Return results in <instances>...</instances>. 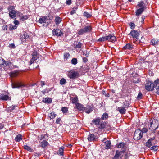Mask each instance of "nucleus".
<instances>
[{
	"mask_svg": "<svg viewBox=\"0 0 159 159\" xmlns=\"http://www.w3.org/2000/svg\"><path fill=\"white\" fill-rule=\"evenodd\" d=\"M130 28L131 29H133L134 28L135 26V24L134 23H133V22L130 23Z\"/></svg>",
	"mask_w": 159,
	"mask_h": 159,
	"instance_id": "52",
	"label": "nucleus"
},
{
	"mask_svg": "<svg viewBox=\"0 0 159 159\" xmlns=\"http://www.w3.org/2000/svg\"><path fill=\"white\" fill-rule=\"evenodd\" d=\"M53 35H56L57 36H61L62 34V32L59 29H54L53 31Z\"/></svg>",
	"mask_w": 159,
	"mask_h": 159,
	"instance_id": "13",
	"label": "nucleus"
},
{
	"mask_svg": "<svg viewBox=\"0 0 159 159\" xmlns=\"http://www.w3.org/2000/svg\"><path fill=\"white\" fill-rule=\"evenodd\" d=\"M145 19V16H142V23H143L144 19Z\"/></svg>",
	"mask_w": 159,
	"mask_h": 159,
	"instance_id": "63",
	"label": "nucleus"
},
{
	"mask_svg": "<svg viewBox=\"0 0 159 159\" xmlns=\"http://www.w3.org/2000/svg\"><path fill=\"white\" fill-rule=\"evenodd\" d=\"M7 25H4L2 26V29L4 30H6L7 29Z\"/></svg>",
	"mask_w": 159,
	"mask_h": 159,
	"instance_id": "56",
	"label": "nucleus"
},
{
	"mask_svg": "<svg viewBox=\"0 0 159 159\" xmlns=\"http://www.w3.org/2000/svg\"><path fill=\"white\" fill-rule=\"evenodd\" d=\"M144 7H142L137 9L136 11V16L139 17V16L144 11Z\"/></svg>",
	"mask_w": 159,
	"mask_h": 159,
	"instance_id": "16",
	"label": "nucleus"
},
{
	"mask_svg": "<svg viewBox=\"0 0 159 159\" xmlns=\"http://www.w3.org/2000/svg\"><path fill=\"white\" fill-rule=\"evenodd\" d=\"M102 93L105 97H108L110 96V94L109 93L106 92L105 91L103 90Z\"/></svg>",
	"mask_w": 159,
	"mask_h": 159,
	"instance_id": "44",
	"label": "nucleus"
},
{
	"mask_svg": "<svg viewBox=\"0 0 159 159\" xmlns=\"http://www.w3.org/2000/svg\"><path fill=\"white\" fill-rule=\"evenodd\" d=\"M72 102L75 104L76 108L79 111H83L84 110V107L83 105L79 102L78 100H72Z\"/></svg>",
	"mask_w": 159,
	"mask_h": 159,
	"instance_id": "5",
	"label": "nucleus"
},
{
	"mask_svg": "<svg viewBox=\"0 0 159 159\" xmlns=\"http://www.w3.org/2000/svg\"><path fill=\"white\" fill-rule=\"evenodd\" d=\"M66 4L67 5H70L72 3V1L71 0H67L66 2Z\"/></svg>",
	"mask_w": 159,
	"mask_h": 159,
	"instance_id": "55",
	"label": "nucleus"
},
{
	"mask_svg": "<svg viewBox=\"0 0 159 159\" xmlns=\"http://www.w3.org/2000/svg\"><path fill=\"white\" fill-rule=\"evenodd\" d=\"M101 120V119L99 117L98 118H97L94 119L93 120L92 122L94 124L96 125H98L100 123V122Z\"/></svg>",
	"mask_w": 159,
	"mask_h": 159,
	"instance_id": "23",
	"label": "nucleus"
},
{
	"mask_svg": "<svg viewBox=\"0 0 159 159\" xmlns=\"http://www.w3.org/2000/svg\"><path fill=\"white\" fill-rule=\"evenodd\" d=\"M64 147L62 146L59 148L57 154L61 156H63L64 153Z\"/></svg>",
	"mask_w": 159,
	"mask_h": 159,
	"instance_id": "24",
	"label": "nucleus"
},
{
	"mask_svg": "<svg viewBox=\"0 0 159 159\" xmlns=\"http://www.w3.org/2000/svg\"><path fill=\"white\" fill-rule=\"evenodd\" d=\"M106 123L105 122L102 121L98 125V128L99 129H103L106 127Z\"/></svg>",
	"mask_w": 159,
	"mask_h": 159,
	"instance_id": "19",
	"label": "nucleus"
},
{
	"mask_svg": "<svg viewBox=\"0 0 159 159\" xmlns=\"http://www.w3.org/2000/svg\"><path fill=\"white\" fill-rule=\"evenodd\" d=\"M129 34L132 36L133 38L137 39H138V37L139 35V33L136 30H132Z\"/></svg>",
	"mask_w": 159,
	"mask_h": 159,
	"instance_id": "11",
	"label": "nucleus"
},
{
	"mask_svg": "<svg viewBox=\"0 0 159 159\" xmlns=\"http://www.w3.org/2000/svg\"><path fill=\"white\" fill-rule=\"evenodd\" d=\"M17 15L20 18V20L22 21H24L28 19L29 17V15H23L20 12H18Z\"/></svg>",
	"mask_w": 159,
	"mask_h": 159,
	"instance_id": "10",
	"label": "nucleus"
},
{
	"mask_svg": "<svg viewBox=\"0 0 159 159\" xmlns=\"http://www.w3.org/2000/svg\"><path fill=\"white\" fill-rule=\"evenodd\" d=\"M155 89L156 90V93L159 94V83H158V85H155Z\"/></svg>",
	"mask_w": 159,
	"mask_h": 159,
	"instance_id": "42",
	"label": "nucleus"
},
{
	"mask_svg": "<svg viewBox=\"0 0 159 159\" xmlns=\"http://www.w3.org/2000/svg\"><path fill=\"white\" fill-rule=\"evenodd\" d=\"M85 33H86V32L84 28L79 30H78V34L79 35H82Z\"/></svg>",
	"mask_w": 159,
	"mask_h": 159,
	"instance_id": "33",
	"label": "nucleus"
},
{
	"mask_svg": "<svg viewBox=\"0 0 159 159\" xmlns=\"http://www.w3.org/2000/svg\"><path fill=\"white\" fill-rule=\"evenodd\" d=\"M52 100H43L42 102L45 103H50Z\"/></svg>",
	"mask_w": 159,
	"mask_h": 159,
	"instance_id": "51",
	"label": "nucleus"
},
{
	"mask_svg": "<svg viewBox=\"0 0 159 159\" xmlns=\"http://www.w3.org/2000/svg\"><path fill=\"white\" fill-rule=\"evenodd\" d=\"M135 79V78H134L133 79V82H134V83H139V80L138 79L137 80H134Z\"/></svg>",
	"mask_w": 159,
	"mask_h": 159,
	"instance_id": "60",
	"label": "nucleus"
},
{
	"mask_svg": "<svg viewBox=\"0 0 159 159\" xmlns=\"http://www.w3.org/2000/svg\"><path fill=\"white\" fill-rule=\"evenodd\" d=\"M66 83V80L64 78L61 79L60 81V83L61 85H63Z\"/></svg>",
	"mask_w": 159,
	"mask_h": 159,
	"instance_id": "39",
	"label": "nucleus"
},
{
	"mask_svg": "<svg viewBox=\"0 0 159 159\" xmlns=\"http://www.w3.org/2000/svg\"><path fill=\"white\" fill-rule=\"evenodd\" d=\"M150 148L151 150L154 151H156L158 149V147L157 146H153L152 147H151Z\"/></svg>",
	"mask_w": 159,
	"mask_h": 159,
	"instance_id": "41",
	"label": "nucleus"
},
{
	"mask_svg": "<svg viewBox=\"0 0 159 159\" xmlns=\"http://www.w3.org/2000/svg\"><path fill=\"white\" fill-rule=\"evenodd\" d=\"M22 135L20 134H19L16 137L15 140L17 142H19L22 139Z\"/></svg>",
	"mask_w": 159,
	"mask_h": 159,
	"instance_id": "25",
	"label": "nucleus"
},
{
	"mask_svg": "<svg viewBox=\"0 0 159 159\" xmlns=\"http://www.w3.org/2000/svg\"><path fill=\"white\" fill-rule=\"evenodd\" d=\"M17 28V26L16 25H10L9 27L10 29L11 30L15 29Z\"/></svg>",
	"mask_w": 159,
	"mask_h": 159,
	"instance_id": "49",
	"label": "nucleus"
},
{
	"mask_svg": "<svg viewBox=\"0 0 159 159\" xmlns=\"http://www.w3.org/2000/svg\"><path fill=\"white\" fill-rule=\"evenodd\" d=\"M103 142L104 143L106 147V149H109L111 147V142L110 140H107L106 138H105L103 140Z\"/></svg>",
	"mask_w": 159,
	"mask_h": 159,
	"instance_id": "18",
	"label": "nucleus"
},
{
	"mask_svg": "<svg viewBox=\"0 0 159 159\" xmlns=\"http://www.w3.org/2000/svg\"><path fill=\"white\" fill-rule=\"evenodd\" d=\"M6 61L3 59L1 58L0 59V65H3L6 64Z\"/></svg>",
	"mask_w": 159,
	"mask_h": 159,
	"instance_id": "46",
	"label": "nucleus"
},
{
	"mask_svg": "<svg viewBox=\"0 0 159 159\" xmlns=\"http://www.w3.org/2000/svg\"><path fill=\"white\" fill-rule=\"evenodd\" d=\"M78 74L74 71H70L68 74V76L70 79H74L77 77Z\"/></svg>",
	"mask_w": 159,
	"mask_h": 159,
	"instance_id": "9",
	"label": "nucleus"
},
{
	"mask_svg": "<svg viewBox=\"0 0 159 159\" xmlns=\"http://www.w3.org/2000/svg\"><path fill=\"white\" fill-rule=\"evenodd\" d=\"M47 17L43 16L40 18L39 20V22L40 24L45 23L46 21Z\"/></svg>",
	"mask_w": 159,
	"mask_h": 159,
	"instance_id": "22",
	"label": "nucleus"
},
{
	"mask_svg": "<svg viewBox=\"0 0 159 159\" xmlns=\"http://www.w3.org/2000/svg\"><path fill=\"white\" fill-rule=\"evenodd\" d=\"M123 106H120L117 108L116 110L119 111L121 114H125L126 111V109L129 106L130 103V100H125L123 102Z\"/></svg>",
	"mask_w": 159,
	"mask_h": 159,
	"instance_id": "1",
	"label": "nucleus"
},
{
	"mask_svg": "<svg viewBox=\"0 0 159 159\" xmlns=\"http://www.w3.org/2000/svg\"><path fill=\"white\" fill-rule=\"evenodd\" d=\"M24 148L28 151L31 152H32L33 151V149H32L31 147H29L27 145H24Z\"/></svg>",
	"mask_w": 159,
	"mask_h": 159,
	"instance_id": "32",
	"label": "nucleus"
},
{
	"mask_svg": "<svg viewBox=\"0 0 159 159\" xmlns=\"http://www.w3.org/2000/svg\"><path fill=\"white\" fill-rule=\"evenodd\" d=\"M13 22L15 25H18L19 23V21L17 20H15Z\"/></svg>",
	"mask_w": 159,
	"mask_h": 159,
	"instance_id": "59",
	"label": "nucleus"
},
{
	"mask_svg": "<svg viewBox=\"0 0 159 159\" xmlns=\"http://www.w3.org/2000/svg\"><path fill=\"white\" fill-rule=\"evenodd\" d=\"M99 42H104L107 41V36L102 37L99 38L98 40Z\"/></svg>",
	"mask_w": 159,
	"mask_h": 159,
	"instance_id": "34",
	"label": "nucleus"
},
{
	"mask_svg": "<svg viewBox=\"0 0 159 159\" xmlns=\"http://www.w3.org/2000/svg\"><path fill=\"white\" fill-rule=\"evenodd\" d=\"M75 47L76 48H81L82 47V44L80 42H79L78 43L75 44Z\"/></svg>",
	"mask_w": 159,
	"mask_h": 159,
	"instance_id": "45",
	"label": "nucleus"
},
{
	"mask_svg": "<svg viewBox=\"0 0 159 159\" xmlns=\"http://www.w3.org/2000/svg\"><path fill=\"white\" fill-rule=\"evenodd\" d=\"M70 97L71 99H77L78 98L77 96L76 95H71L70 96Z\"/></svg>",
	"mask_w": 159,
	"mask_h": 159,
	"instance_id": "50",
	"label": "nucleus"
},
{
	"mask_svg": "<svg viewBox=\"0 0 159 159\" xmlns=\"http://www.w3.org/2000/svg\"><path fill=\"white\" fill-rule=\"evenodd\" d=\"M4 127V125L0 124V129H2Z\"/></svg>",
	"mask_w": 159,
	"mask_h": 159,
	"instance_id": "64",
	"label": "nucleus"
},
{
	"mask_svg": "<svg viewBox=\"0 0 159 159\" xmlns=\"http://www.w3.org/2000/svg\"><path fill=\"white\" fill-rule=\"evenodd\" d=\"M83 15L87 18H89L92 16L91 14L86 12H84L83 13Z\"/></svg>",
	"mask_w": 159,
	"mask_h": 159,
	"instance_id": "36",
	"label": "nucleus"
},
{
	"mask_svg": "<svg viewBox=\"0 0 159 159\" xmlns=\"http://www.w3.org/2000/svg\"><path fill=\"white\" fill-rule=\"evenodd\" d=\"M124 151H123L120 152L118 150H116L115 155L112 159H119L120 157L121 158L123 156L122 154L124 153Z\"/></svg>",
	"mask_w": 159,
	"mask_h": 159,
	"instance_id": "8",
	"label": "nucleus"
},
{
	"mask_svg": "<svg viewBox=\"0 0 159 159\" xmlns=\"http://www.w3.org/2000/svg\"><path fill=\"white\" fill-rule=\"evenodd\" d=\"M36 51H34L33 52L32 54V57L30 61V64H32L36 60L35 59V58L34 57V56H36Z\"/></svg>",
	"mask_w": 159,
	"mask_h": 159,
	"instance_id": "20",
	"label": "nucleus"
},
{
	"mask_svg": "<svg viewBox=\"0 0 159 159\" xmlns=\"http://www.w3.org/2000/svg\"><path fill=\"white\" fill-rule=\"evenodd\" d=\"M107 41L112 42L113 43H114L116 41V37L113 35L109 34L107 36Z\"/></svg>",
	"mask_w": 159,
	"mask_h": 159,
	"instance_id": "12",
	"label": "nucleus"
},
{
	"mask_svg": "<svg viewBox=\"0 0 159 159\" xmlns=\"http://www.w3.org/2000/svg\"><path fill=\"white\" fill-rule=\"evenodd\" d=\"M93 106H92L87 105L86 107H84L85 111L88 114L91 112L93 110Z\"/></svg>",
	"mask_w": 159,
	"mask_h": 159,
	"instance_id": "15",
	"label": "nucleus"
},
{
	"mask_svg": "<svg viewBox=\"0 0 159 159\" xmlns=\"http://www.w3.org/2000/svg\"><path fill=\"white\" fill-rule=\"evenodd\" d=\"M61 119L60 118H59L57 119L56 122V123H57V124L60 123L61 121Z\"/></svg>",
	"mask_w": 159,
	"mask_h": 159,
	"instance_id": "57",
	"label": "nucleus"
},
{
	"mask_svg": "<svg viewBox=\"0 0 159 159\" xmlns=\"http://www.w3.org/2000/svg\"><path fill=\"white\" fill-rule=\"evenodd\" d=\"M48 144V142L46 140H44L41 143V145L40 146L41 147L44 148Z\"/></svg>",
	"mask_w": 159,
	"mask_h": 159,
	"instance_id": "29",
	"label": "nucleus"
},
{
	"mask_svg": "<svg viewBox=\"0 0 159 159\" xmlns=\"http://www.w3.org/2000/svg\"><path fill=\"white\" fill-rule=\"evenodd\" d=\"M10 98L11 99V98L8 95H6L2 96L1 99H9Z\"/></svg>",
	"mask_w": 159,
	"mask_h": 159,
	"instance_id": "38",
	"label": "nucleus"
},
{
	"mask_svg": "<svg viewBox=\"0 0 159 159\" xmlns=\"http://www.w3.org/2000/svg\"><path fill=\"white\" fill-rule=\"evenodd\" d=\"M45 85V84L44 82L43 81H41V85L42 87L43 86V85Z\"/></svg>",
	"mask_w": 159,
	"mask_h": 159,
	"instance_id": "61",
	"label": "nucleus"
},
{
	"mask_svg": "<svg viewBox=\"0 0 159 159\" xmlns=\"http://www.w3.org/2000/svg\"><path fill=\"white\" fill-rule=\"evenodd\" d=\"M108 117V114L107 113H104L102 116L100 118L101 120H105Z\"/></svg>",
	"mask_w": 159,
	"mask_h": 159,
	"instance_id": "27",
	"label": "nucleus"
},
{
	"mask_svg": "<svg viewBox=\"0 0 159 159\" xmlns=\"http://www.w3.org/2000/svg\"><path fill=\"white\" fill-rule=\"evenodd\" d=\"M70 54L69 53H66L64 54V57L65 60H67L70 56Z\"/></svg>",
	"mask_w": 159,
	"mask_h": 159,
	"instance_id": "40",
	"label": "nucleus"
},
{
	"mask_svg": "<svg viewBox=\"0 0 159 159\" xmlns=\"http://www.w3.org/2000/svg\"><path fill=\"white\" fill-rule=\"evenodd\" d=\"M144 4V2L143 1H140L139 2V4H138V6L139 7H140V8L142 7H144L143 6Z\"/></svg>",
	"mask_w": 159,
	"mask_h": 159,
	"instance_id": "47",
	"label": "nucleus"
},
{
	"mask_svg": "<svg viewBox=\"0 0 159 159\" xmlns=\"http://www.w3.org/2000/svg\"><path fill=\"white\" fill-rule=\"evenodd\" d=\"M152 45H157L159 44V41L156 40L155 39H152L151 41Z\"/></svg>",
	"mask_w": 159,
	"mask_h": 159,
	"instance_id": "28",
	"label": "nucleus"
},
{
	"mask_svg": "<svg viewBox=\"0 0 159 159\" xmlns=\"http://www.w3.org/2000/svg\"><path fill=\"white\" fill-rule=\"evenodd\" d=\"M142 94L141 92H139L137 97V98L141 99L142 98Z\"/></svg>",
	"mask_w": 159,
	"mask_h": 159,
	"instance_id": "54",
	"label": "nucleus"
},
{
	"mask_svg": "<svg viewBox=\"0 0 159 159\" xmlns=\"http://www.w3.org/2000/svg\"><path fill=\"white\" fill-rule=\"evenodd\" d=\"M159 124L158 121L153 119L150 123V125L149 129L153 133H155V130L158 128Z\"/></svg>",
	"mask_w": 159,
	"mask_h": 159,
	"instance_id": "3",
	"label": "nucleus"
},
{
	"mask_svg": "<svg viewBox=\"0 0 159 159\" xmlns=\"http://www.w3.org/2000/svg\"><path fill=\"white\" fill-rule=\"evenodd\" d=\"M47 18L50 20H52L53 18V16L51 14H49L47 16Z\"/></svg>",
	"mask_w": 159,
	"mask_h": 159,
	"instance_id": "48",
	"label": "nucleus"
},
{
	"mask_svg": "<svg viewBox=\"0 0 159 159\" xmlns=\"http://www.w3.org/2000/svg\"><path fill=\"white\" fill-rule=\"evenodd\" d=\"M9 11V16L11 18L16 19V11L15 10L14 7L10 6L8 8Z\"/></svg>",
	"mask_w": 159,
	"mask_h": 159,
	"instance_id": "6",
	"label": "nucleus"
},
{
	"mask_svg": "<svg viewBox=\"0 0 159 159\" xmlns=\"http://www.w3.org/2000/svg\"><path fill=\"white\" fill-rule=\"evenodd\" d=\"M125 49H127L129 50H132L134 48L133 46L129 43H128L124 47Z\"/></svg>",
	"mask_w": 159,
	"mask_h": 159,
	"instance_id": "26",
	"label": "nucleus"
},
{
	"mask_svg": "<svg viewBox=\"0 0 159 159\" xmlns=\"http://www.w3.org/2000/svg\"><path fill=\"white\" fill-rule=\"evenodd\" d=\"M77 60L76 58H74L72 59L71 61V63L72 64L75 65L77 63Z\"/></svg>",
	"mask_w": 159,
	"mask_h": 159,
	"instance_id": "35",
	"label": "nucleus"
},
{
	"mask_svg": "<svg viewBox=\"0 0 159 159\" xmlns=\"http://www.w3.org/2000/svg\"><path fill=\"white\" fill-rule=\"evenodd\" d=\"M34 57L35 58V59L37 60L38 59H39V55L38 54L37 52L36 51V56H34Z\"/></svg>",
	"mask_w": 159,
	"mask_h": 159,
	"instance_id": "58",
	"label": "nucleus"
},
{
	"mask_svg": "<svg viewBox=\"0 0 159 159\" xmlns=\"http://www.w3.org/2000/svg\"><path fill=\"white\" fill-rule=\"evenodd\" d=\"M24 85L21 83L19 82L16 83L12 84V87L13 88H22Z\"/></svg>",
	"mask_w": 159,
	"mask_h": 159,
	"instance_id": "17",
	"label": "nucleus"
},
{
	"mask_svg": "<svg viewBox=\"0 0 159 159\" xmlns=\"http://www.w3.org/2000/svg\"><path fill=\"white\" fill-rule=\"evenodd\" d=\"M143 133L141 130L138 129H136L134 132V139L135 140H139L142 137Z\"/></svg>",
	"mask_w": 159,
	"mask_h": 159,
	"instance_id": "4",
	"label": "nucleus"
},
{
	"mask_svg": "<svg viewBox=\"0 0 159 159\" xmlns=\"http://www.w3.org/2000/svg\"><path fill=\"white\" fill-rule=\"evenodd\" d=\"M96 137L94 134H90L88 136L87 139L89 141H93L96 140Z\"/></svg>",
	"mask_w": 159,
	"mask_h": 159,
	"instance_id": "14",
	"label": "nucleus"
},
{
	"mask_svg": "<svg viewBox=\"0 0 159 159\" xmlns=\"http://www.w3.org/2000/svg\"><path fill=\"white\" fill-rule=\"evenodd\" d=\"M84 29L86 33L90 31L92 29L91 27L88 26L85 27Z\"/></svg>",
	"mask_w": 159,
	"mask_h": 159,
	"instance_id": "31",
	"label": "nucleus"
},
{
	"mask_svg": "<svg viewBox=\"0 0 159 159\" xmlns=\"http://www.w3.org/2000/svg\"><path fill=\"white\" fill-rule=\"evenodd\" d=\"M16 107H17V106H16L15 105L14 106H12V107H11V110H13L15 109V108Z\"/></svg>",
	"mask_w": 159,
	"mask_h": 159,
	"instance_id": "62",
	"label": "nucleus"
},
{
	"mask_svg": "<svg viewBox=\"0 0 159 159\" xmlns=\"http://www.w3.org/2000/svg\"><path fill=\"white\" fill-rule=\"evenodd\" d=\"M56 116V114L53 111L51 112L48 115V116L50 119H53Z\"/></svg>",
	"mask_w": 159,
	"mask_h": 159,
	"instance_id": "30",
	"label": "nucleus"
},
{
	"mask_svg": "<svg viewBox=\"0 0 159 159\" xmlns=\"http://www.w3.org/2000/svg\"><path fill=\"white\" fill-rule=\"evenodd\" d=\"M62 21V18L59 16H56L54 19V22L56 25H58Z\"/></svg>",
	"mask_w": 159,
	"mask_h": 159,
	"instance_id": "21",
	"label": "nucleus"
},
{
	"mask_svg": "<svg viewBox=\"0 0 159 159\" xmlns=\"http://www.w3.org/2000/svg\"><path fill=\"white\" fill-rule=\"evenodd\" d=\"M61 111L63 113H66L68 111L67 108L65 107H62L61 108Z\"/></svg>",
	"mask_w": 159,
	"mask_h": 159,
	"instance_id": "43",
	"label": "nucleus"
},
{
	"mask_svg": "<svg viewBox=\"0 0 159 159\" xmlns=\"http://www.w3.org/2000/svg\"><path fill=\"white\" fill-rule=\"evenodd\" d=\"M125 145V143H121L117 145V147L119 148H123Z\"/></svg>",
	"mask_w": 159,
	"mask_h": 159,
	"instance_id": "37",
	"label": "nucleus"
},
{
	"mask_svg": "<svg viewBox=\"0 0 159 159\" xmlns=\"http://www.w3.org/2000/svg\"><path fill=\"white\" fill-rule=\"evenodd\" d=\"M158 82H159V80L158 79H157L154 81V83H152L150 81H147L145 84V88L147 90L152 91L154 89L155 85H158Z\"/></svg>",
	"mask_w": 159,
	"mask_h": 159,
	"instance_id": "2",
	"label": "nucleus"
},
{
	"mask_svg": "<svg viewBox=\"0 0 159 159\" xmlns=\"http://www.w3.org/2000/svg\"><path fill=\"white\" fill-rule=\"evenodd\" d=\"M148 131V129L147 128H143L142 129V130H141V131H142V132L143 134V133H146Z\"/></svg>",
	"mask_w": 159,
	"mask_h": 159,
	"instance_id": "53",
	"label": "nucleus"
},
{
	"mask_svg": "<svg viewBox=\"0 0 159 159\" xmlns=\"http://www.w3.org/2000/svg\"><path fill=\"white\" fill-rule=\"evenodd\" d=\"M155 139V137H153L152 138L149 139L146 143V146L150 148L153 145L154 143L153 141Z\"/></svg>",
	"mask_w": 159,
	"mask_h": 159,
	"instance_id": "7",
	"label": "nucleus"
}]
</instances>
